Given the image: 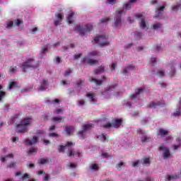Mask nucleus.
Segmentation results:
<instances>
[{"mask_svg": "<svg viewBox=\"0 0 181 181\" xmlns=\"http://www.w3.org/2000/svg\"><path fill=\"white\" fill-rule=\"evenodd\" d=\"M32 118L26 117L21 120L20 124H17L16 128L18 134H26L28 132V127L30 125Z\"/></svg>", "mask_w": 181, "mask_h": 181, "instance_id": "nucleus-1", "label": "nucleus"}, {"mask_svg": "<svg viewBox=\"0 0 181 181\" xmlns=\"http://www.w3.org/2000/svg\"><path fill=\"white\" fill-rule=\"evenodd\" d=\"M93 29V25L91 24H88L85 27H81V25H78L75 27V30L77 33H79L81 36H85L86 33H90Z\"/></svg>", "mask_w": 181, "mask_h": 181, "instance_id": "nucleus-2", "label": "nucleus"}, {"mask_svg": "<svg viewBox=\"0 0 181 181\" xmlns=\"http://www.w3.org/2000/svg\"><path fill=\"white\" fill-rule=\"evenodd\" d=\"M23 70H26V69H36L39 67V62H35L33 59H28L25 62L23 63L21 66Z\"/></svg>", "mask_w": 181, "mask_h": 181, "instance_id": "nucleus-3", "label": "nucleus"}, {"mask_svg": "<svg viewBox=\"0 0 181 181\" xmlns=\"http://www.w3.org/2000/svg\"><path fill=\"white\" fill-rule=\"evenodd\" d=\"M124 11L117 9L115 13V23L113 24V28H119L122 25V21L121 16H122Z\"/></svg>", "mask_w": 181, "mask_h": 181, "instance_id": "nucleus-4", "label": "nucleus"}, {"mask_svg": "<svg viewBox=\"0 0 181 181\" xmlns=\"http://www.w3.org/2000/svg\"><path fill=\"white\" fill-rule=\"evenodd\" d=\"M108 39V37L105 35H99L98 37H95L94 42L97 43V42H102L99 44V46L100 47H104V46H108L110 45V42L107 40Z\"/></svg>", "mask_w": 181, "mask_h": 181, "instance_id": "nucleus-5", "label": "nucleus"}, {"mask_svg": "<svg viewBox=\"0 0 181 181\" xmlns=\"http://www.w3.org/2000/svg\"><path fill=\"white\" fill-rule=\"evenodd\" d=\"M137 134H139L141 136V141L143 143H147L151 142L152 141V138L148 135H146V133L144 132L141 129H137Z\"/></svg>", "mask_w": 181, "mask_h": 181, "instance_id": "nucleus-6", "label": "nucleus"}, {"mask_svg": "<svg viewBox=\"0 0 181 181\" xmlns=\"http://www.w3.org/2000/svg\"><path fill=\"white\" fill-rule=\"evenodd\" d=\"M56 21L54 22V25L56 26H60L62 25V21L64 19V15L62 13H57L55 14Z\"/></svg>", "mask_w": 181, "mask_h": 181, "instance_id": "nucleus-7", "label": "nucleus"}, {"mask_svg": "<svg viewBox=\"0 0 181 181\" xmlns=\"http://www.w3.org/2000/svg\"><path fill=\"white\" fill-rule=\"evenodd\" d=\"M94 127V124H84L83 126V129L78 132V135L82 138V139H84L86 138V136L84 135V132L87 131V129H90V128H93Z\"/></svg>", "mask_w": 181, "mask_h": 181, "instance_id": "nucleus-8", "label": "nucleus"}, {"mask_svg": "<svg viewBox=\"0 0 181 181\" xmlns=\"http://www.w3.org/2000/svg\"><path fill=\"white\" fill-rule=\"evenodd\" d=\"M159 151H163V158L168 159V158H170V151L166 146H160L158 148Z\"/></svg>", "mask_w": 181, "mask_h": 181, "instance_id": "nucleus-9", "label": "nucleus"}, {"mask_svg": "<svg viewBox=\"0 0 181 181\" xmlns=\"http://www.w3.org/2000/svg\"><path fill=\"white\" fill-rule=\"evenodd\" d=\"M81 62L83 64H90V66H94V64H97V63H98V61L96 59H88V58H83Z\"/></svg>", "mask_w": 181, "mask_h": 181, "instance_id": "nucleus-10", "label": "nucleus"}, {"mask_svg": "<svg viewBox=\"0 0 181 181\" xmlns=\"http://www.w3.org/2000/svg\"><path fill=\"white\" fill-rule=\"evenodd\" d=\"M74 145H76V143L67 141L65 146L60 145L58 148V151L59 153H64V149H66V146H74Z\"/></svg>", "mask_w": 181, "mask_h": 181, "instance_id": "nucleus-11", "label": "nucleus"}, {"mask_svg": "<svg viewBox=\"0 0 181 181\" xmlns=\"http://www.w3.org/2000/svg\"><path fill=\"white\" fill-rule=\"evenodd\" d=\"M102 78L103 80H98L95 78H90L89 81H90V83H95L96 86H101L103 84V81H104L105 80H107V77L103 76Z\"/></svg>", "mask_w": 181, "mask_h": 181, "instance_id": "nucleus-12", "label": "nucleus"}, {"mask_svg": "<svg viewBox=\"0 0 181 181\" xmlns=\"http://www.w3.org/2000/svg\"><path fill=\"white\" fill-rule=\"evenodd\" d=\"M25 144H28V145H35L37 142H39V137L34 136H33L31 140L25 139Z\"/></svg>", "mask_w": 181, "mask_h": 181, "instance_id": "nucleus-13", "label": "nucleus"}, {"mask_svg": "<svg viewBox=\"0 0 181 181\" xmlns=\"http://www.w3.org/2000/svg\"><path fill=\"white\" fill-rule=\"evenodd\" d=\"M136 18L141 19L140 28H141V29H145V28H146V23L145 22V18L142 16V14H136Z\"/></svg>", "mask_w": 181, "mask_h": 181, "instance_id": "nucleus-14", "label": "nucleus"}, {"mask_svg": "<svg viewBox=\"0 0 181 181\" xmlns=\"http://www.w3.org/2000/svg\"><path fill=\"white\" fill-rule=\"evenodd\" d=\"M165 103H162L159 101L158 102H151L149 105H148V107L149 108H156V107H165Z\"/></svg>", "mask_w": 181, "mask_h": 181, "instance_id": "nucleus-15", "label": "nucleus"}, {"mask_svg": "<svg viewBox=\"0 0 181 181\" xmlns=\"http://www.w3.org/2000/svg\"><path fill=\"white\" fill-rule=\"evenodd\" d=\"M122 124V119H116L112 122L113 128H119V126Z\"/></svg>", "mask_w": 181, "mask_h": 181, "instance_id": "nucleus-16", "label": "nucleus"}, {"mask_svg": "<svg viewBox=\"0 0 181 181\" xmlns=\"http://www.w3.org/2000/svg\"><path fill=\"white\" fill-rule=\"evenodd\" d=\"M158 135H160L161 138H163L164 136H168L169 135V132L165 129L160 128L158 132Z\"/></svg>", "mask_w": 181, "mask_h": 181, "instance_id": "nucleus-17", "label": "nucleus"}, {"mask_svg": "<svg viewBox=\"0 0 181 181\" xmlns=\"http://www.w3.org/2000/svg\"><path fill=\"white\" fill-rule=\"evenodd\" d=\"M143 91H145V88L144 87L136 89L135 93L131 95L132 98H136V97H138V95H139V94H141V93H142Z\"/></svg>", "mask_w": 181, "mask_h": 181, "instance_id": "nucleus-18", "label": "nucleus"}, {"mask_svg": "<svg viewBox=\"0 0 181 181\" xmlns=\"http://www.w3.org/2000/svg\"><path fill=\"white\" fill-rule=\"evenodd\" d=\"M74 16V12L71 11L66 16V21L68 22V23L69 25H71V23H73V18Z\"/></svg>", "mask_w": 181, "mask_h": 181, "instance_id": "nucleus-19", "label": "nucleus"}, {"mask_svg": "<svg viewBox=\"0 0 181 181\" xmlns=\"http://www.w3.org/2000/svg\"><path fill=\"white\" fill-rule=\"evenodd\" d=\"M86 97L91 100V103H93V104H95L97 103V99L94 98L95 97V95L94 93H87Z\"/></svg>", "mask_w": 181, "mask_h": 181, "instance_id": "nucleus-20", "label": "nucleus"}, {"mask_svg": "<svg viewBox=\"0 0 181 181\" xmlns=\"http://www.w3.org/2000/svg\"><path fill=\"white\" fill-rule=\"evenodd\" d=\"M172 117H180L181 115V107H178L175 109V111L171 115Z\"/></svg>", "mask_w": 181, "mask_h": 181, "instance_id": "nucleus-21", "label": "nucleus"}, {"mask_svg": "<svg viewBox=\"0 0 181 181\" xmlns=\"http://www.w3.org/2000/svg\"><path fill=\"white\" fill-rule=\"evenodd\" d=\"M52 160L49 159V158H41L40 160H37V163L38 165H45L46 163H49V162H50Z\"/></svg>", "mask_w": 181, "mask_h": 181, "instance_id": "nucleus-22", "label": "nucleus"}, {"mask_svg": "<svg viewBox=\"0 0 181 181\" xmlns=\"http://www.w3.org/2000/svg\"><path fill=\"white\" fill-rule=\"evenodd\" d=\"M73 131H74V127L73 126H66V132L67 135H71L73 134Z\"/></svg>", "mask_w": 181, "mask_h": 181, "instance_id": "nucleus-23", "label": "nucleus"}, {"mask_svg": "<svg viewBox=\"0 0 181 181\" xmlns=\"http://www.w3.org/2000/svg\"><path fill=\"white\" fill-rule=\"evenodd\" d=\"M176 141L178 144L173 146L174 151L179 149V148H180V146H181V138L180 137L177 138Z\"/></svg>", "mask_w": 181, "mask_h": 181, "instance_id": "nucleus-24", "label": "nucleus"}, {"mask_svg": "<svg viewBox=\"0 0 181 181\" xmlns=\"http://www.w3.org/2000/svg\"><path fill=\"white\" fill-rule=\"evenodd\" d=\"M52 120L53 122H62V121H64V117H54Z\"/></svg>", "mask_w": 181, "mask_h": 181, "instance_id": "nucleus-25", "label": "nucleus"}, {"mask_svg": "<svg viewBox=\"0 0 181 181\" xmlns=\"http://www.w3.org/2000/svg\"><path fill=\"white\" fill-rule=\"evenodd\" d=\"M104 73V66H100L94 71V74H100Z\"/></svg>", "mask_w": 181, "mask_h": 181, "instance_id": "nucleus-26", "label": "nucleus"}, {"mask_svg": "<svg viewBox=\"0 0 181 181\" xmlns=\"http://www.w3.org/2000/svg\"><path fill=\"white\" fill-rule=\"evenodd\" d=\"M66 153L69 158L74 157L75 155L74 151H73L71 148H68Z\"/></svg>", "mask_w": 181, "mask_h": 181, "instance_id": "nucleus-27", "label": "nucleus"}, {"mask_svg": "<svg viewBox=\"0 0 181 181\" xmlns=\"http://www.w3.org/2000/svg\"><path fill=\"white\" fill-rule=\"evenodd\" d=\"M105 4H106V5H115V4H117V0H106Z\"/></svg>", "mask_w": 181, "mask_h": 181, "instance_id": "nucleus-28", "label": "nucleus"}, {"mask_svg": "<svg viewBox=\"0 0 181 181\" xmlns=\"http://www.w3.org/2000/svg\"><path fill=\"white\" fill-rule=\"evenodd\" d=\"M160 28H162V24L160 23H157L153 25V29L154 30L160 29Z\"/></svg>", "mask_w": 181, "mask_h": 181, "instance_id": "nucleus-29", "label": "nucleus"}, {"mask_svg": "<svg viewBox=\"0 0 181 181\" xmlns=\"http://www.w3.org/2000/svg\"><path fill=\"white\" fill-rule=\"evenodd\" d=\"M156 75L158 76V77H163V76H165V71L160 69L156 72Z\"/></svg>", "mask_w": 181, "mask_h": 181, "instance_id": "nucleus-30", "label": "nucleus"}, {"mask_svg": "<svg viewBox=\"0 0 181 181\" xmlns=\"http://www.w3.org/2000/svg\"><path fill=\"white\" fill-rule=\"evenodd\" d=\"M16 70H18V68L16 66H10L8 69V71L11 74H13V73H15V71H16Z\"/></svg>", "mask_w": 181, "mask_h": 181, "instance_id": "nucleus-31", "label": "nucleus"}, {"mask_svg": "<svg viewBox=\"0 0 181 181\" xmlns=\"http://www.w3.org/2000/svg\"><path fill=\"white\" fill-rule=\"evenodd\" d=\"M88 56L94 57V56H100V52L98 51H93L88 53Z\"/></svg>", "mask_w": 181, "mask_h": 181, "instance_id": "nucleus-32", "label": "nucleus"}, {"mask_svg": "<svg viewBox=\"0 0 181 181\" xmlns=\"http://www.w3.org/2000/svg\"><path fill=\"white\" fill-rule=\"evenodd\" d=\"M175 179H179V175H168V180H173Z\"/></svg>", "mask_w": 181, "mask_h": 181, "instance_id": "nucleus-33", "label": "nucleus"}, {"mask_svg": "<svg viewBox=\"0 0 181 181\" xmlns=\"http://www.w3.org/2000/svg\"><path fill=\"white\" fill-rule=\"evenodd\" d=\"M14 26H20L21 23H23V21H21L20 19L14 20L13 21Z\"/></svg>", "mask_w": 181, "mask_h": 181, "instance_id": "nucleus-34", "label": "nucleus"}, {"mask_svg": "<svg viewBox=\"0 0 181 181\" xmlns=\"http://www.w3.org/2000/svg\"><path fill=\"white\" fill-rule=\"evenodd\" d=\"M5 97H6V92L0 90V101H2Z\"/></svg>", "mask_w": 181, "mask_h": 181, "instance_id": "nucleus-35", "label": "nucleus"}, {"mask_svg": "<svg viewBox=\"0 0 181 181\" xmlns=\"http://www.w3.org/2000/svg\"><path fill=\"white\" fill-rule=\"evenodd\" d=\"M6 158H13V154L11 153L7 155L6 157H1V160L2 162H5L6 160Z\"/></svg>", "mask_w": 181, "mask_h": 181, "instance_id": "nucleus-36", "label": "nucleus"}, {"mask_svg": "<svg viewBox=\"0 0 181 181\" xmlns=\"http://www.w3.org/2000/svg\"><path fill=\"white\" fill-rule=\"evenodd\" d=\"M90 169L92 170H95V171L98 170V165H97V164H91Z\"/></svg>", "mask_w": 181, "mask_h": 181, "instance_id": "nucleus-37", "label": "nucleus"}, {"mask_svg": "<svg viewBox=\"0 0 181 181\" xmlns=\"http://www.w3.org/2000/svg\"><path fill=\"white\" fill-rule=\"evenodd\" d=\"M117 169H118V170H121V169H122V168H124V163L120 162L117 165H116Z\"/></svg>", "mask_w": 181, "mask_h": 181, "instance_id": "nucleus-38", "label": "nucleus"}, {"mask_svg": "<svg viewBox=\"0 0 181 181\" xmlns=\"http://www.w3.org/2000/svg\"><path fill=\"white\" fill-rule=\"evenodd\" d=\"M132 5V3H129V4H125L124 6H123V8L126 10H128V9H131Z\"/></svg>", "mask_w": 181, "mask_h": 181, "instance_id": "nucleus-39", "label": "nucleus"}, {"mask_svg": "<svg viewBox=\"0 0 181 181\" xmlns=\"http://www.w3.org/2000/svg\"><path fill=\"white\" fill-rule=\"evenodd\" d=\"M63 111H64V108H58V109H56L54 111V114H62V112H63Z\"/></svg>", "mask_w": 181, "mask_h": 181, "instance_id": "nucleus-40", "label": "nucleus"}, {"mask_svg": "<svg viewBox=\"0 0 181 181\" xmlns=\"http://www.w3.org/2000/svg\"><path fill=\"white\" fill-rule=\"evenodd\" d=\"M36 152H37V148H31L28 151V154L36 153Z\"/></svg>", "mask_w": 181, "mask_h": 181, "instance_id": "nucleus-41", "label": "nucleus"}, {"mask_svg": "<svg viewBox=\"0 0 181 181\" xmlns=\"http://www.w3.org/2000/svg\"><path fill=\"white\" fill-rule=\"evenodd\" d=\"M143 163L144 165H148V163H151V159L149 158H145L143 159Z\"/></svg>", "mask_w": 181, "mask_h": 181, "instance_id": "nucleus-42", "label": "nucleus"}, {"mask_svg": "<svg viewBox=\"0 0 181 181\" xmlns=\"http://www.w3.org/2000/svg\"><path fill=\"white\" fill-rule=\"evenodd\" d=\"M21 179L22 180H26V179H30V175L28 173H25Z\"/></svg>", "mask_w": 181, "mask_h": 181, "instance_id": "nucleus-43", "label": "nucleus"}, {"mask_svg": "<svg viewBox=\"0 0 181 181\" xmlns=\"http://www.w3.org/2000/svg\"><path fill=\"white\" fill-rule=\"evenodd\" d=\"M115 87H117L116 85H113L112 86H107L106 88H105V91H112V90L114 88H115Z\"/></svg>", "mask_w": 181, "mask_h": 181, "instance_id": "nucleus-44", "label": "nucleus"}, {"mask_svg": "<svg viewBox=\"0 0 181 181\" xmlns=\"http://www.w3.org/2000/svg\"><path fill=\"white\" fill-rule=\"evenodd\" d=\"M15 86H16V82H11L8 85V88L9 90H12V88H13V87H15Z\"/></svg>", "mask_w": 181, "mask_h": 181, "instance_id": "nucleus-45", "label": "nucleus"}, {"mask_svg": "<svg viewBox=\"0 0 181 181\" xmlns=\"http://www.w3.org/2000/svg\"><path fill=\"white\" fill-rule=\"evenodd\" d=\"M84 81H86V79H81L77 82L78 87H81L82 84H84Z\"/></svg>", "mask_w": 181, "mask_h": 181, "instance_id": "nucleus-46", "label": "nucleus"}, {"mask_svg": "<svg viewBox=\"0 0 181 181\" xmlns=\"http://www.w3.org/2000/svg\"><path fill=\"white\" fill-rule=\"evenodd\" d=\"M12 26H13V21H8L6 23V28H12Z\"/></svg>", "mask_w": 181, "mask_h": 181, "instance_id": "nucleus-47", "label": "nucleus"}, {"mask_svg": "<svg viewBox=\"0 0 181 181\" xmlns=\"http://www.w3.org/2000/svg\"><path fill=\"white\" fill-rule=\"evenodd\" d=\"M47 50H49L47 45H45L42 47L41 53H45V52H47Z\"/></svg>", "mask_w": 181, "mask_h": 181, "instance_id": "nucleus-48", "label": "nucleus"}, {"mask_svg": "<svg viewBox=\"0 0 181 181\" xmlns=\"http://www.w3.org/2000/svg\"><path fill=\"white\" fill-rule=\"evenodd\" d=\"M165 8H166V5L163 4L162 6L158 8V12H163Z\"/></svg>", "mask_w": 181, "mask_h": 181, "instance_id": "nucleus-49", "label": "nucleus"}, {"mask_svg": "<svg viewBox=\"0 0 181 181\" xmlns=\"http://www.w3.org/2000/svg\"><path fill=\"white\" fill-rule=\"evenodd\" d=\"M135 37H136V39H141V37H142L141 33H136Z\"/></svg>", "mask_w": 181, "mask_h": 181, "instance_id": "nucleus-50", "label": "nucleus"}, {"mask_svg": "<svg viewBox=\"0 0 181 181\" xmlns=\"http://www.w3.org/2000/svg\"><path fill=\"white\" fill-rule=\"evenodd\" d=\"M101 156L103 158H110V155H108V153L105 152H102Z\"/></svg>", "mask_w": 181, "mask_h": 181, "instance_id": "nucleus-51", "label": "nucleus"}, {"mask_svg": "<svg viewBox=\"0 0 181 181\" xmlns=\"http://www.w3.org/2000/svg\"><path fill=\"white\" fill-rule=\"evenodd\" d=\"M70 74H71V70L68 69L67 71H65L64 76L65 77H67V76H69V75H70Z\"/></svg>", "mask_w": 181, "mask_h": 181, "instance_id": "nucleus-52", "label": "nucleus"}, {"mask_svg": "<svg viewBox=\"0 0 181 181\" xmlns=\"http://www.w3.org/2000/svg\"><path fill=\"white\" fill-rule=\"evenodd\" d=\"M112 126V123H106L105 124L103 125V128H111Z\"/></svg>", "mask_w": 181, "mask_h": 181, "instance_id": "nucleus-53", "label": "nucleus"}, {"mask_svg": "<svg viewBox=\"0 0 181 181\" xmlns=\"http://www.w3.org/2000/svg\"><path fill=\"white\" fill-rule=\"evenodd\" d=\"M49 136L56 138V136H59V134H57V133H49Z\"/></svg>", "mask_w": 181, "mask_h": 181, "instance_id": "nucleus-54", "label": "nucleus"}, {"mask_svg": "<svg viewBox=\"0 0 181 181\" xmlns=\"http://www.w3.org/2000/svg\"><path fill=\"white\" fill-rule=\"evenodd\" d=\"M108 21H110V18H104L101 19L100 22L102 23H105V22H108Z\"/></svg>", "mask_w": 181, "mask_h": 181, "instance_id": "nucleus-55", "label": "nucleus"}, {"mask_svg": "<svg viewBox=\"0 0 181 181\" xmlns=\"http://www.w3.org/2000/svg\"><path fill=\"white\" fill-rule=\"evenodd\" d=\"M150 63L152 64V66H155V64H153V63H156V58H151L150 60Z\"/></svg>", "mask_w": 181, "mask_h": 181, "instance_id": "nucleus-56", "label": "nucleus"}, {"mask_svg": "<svg viewBox=\"0 0 181 181\" xmlns=\"http://www.w3.org/2000/svg\"><path fill=\"white\" fill-rule=\"evenodd\" d=\"M45 132V131L43 130H37L36 132V135H43V133Z\"/></svg>", "mask_w": 181, "mask_h": 181, "instance_id": "nucleus-57", "label": "nucleus"}, {"mask_svg": "<svg viewBox=\"0 0 181 181\" xmlns=\"http://www.w3.org/2000/svg\"><path fill=\"white\" fill-rule=\"evenodd\" d=\"M101 136L103 137V142H105V141H107V142H108V140L107 139V135L104 134H101Z\"/></svg>", "mask_w": 181, "mask_h": 181, "instance_id": "nucleus-58", "label": "nucleus"}, {"mask_svg": "<svg viewBox=\"0 0 181 181\" xmlns=\"http://www.w3.org/2000/svg\"><path fill=\"white\" fill-rule=\"evenodd\" d=\"M49 179H50V176L49 175V174H45V177H44V180L45 181H49Z\"/></svg>", "mask_w": 181, "mask_h": 181, "instance_id": "nucleus-59", "label": "nucleus"}, {"mask_svg": "<svg viewBox=\"0 0 181 181\" xmlns=\"http://www.w3.org/2000/svg\"><path fill=\"white\" fill-rule=\"evenodd\" d=\"M69 166H70L72 169H76V168H77V165L74 163H69Z\"/></svg>", "mask_w": 181, "mask_h": 181, "instance_id": "nucleus-60", "label": "nucleus"}, {"mask_svg": "<svg viewBox=\"0 0 181 181\" xmlns=\"http://www.w3.org/2000/svg\"><path fill=\"white\" fill-rule=\"evenodd\" d=\"M155 50H156V52H160L162 51V47L160 45H157V47L155 48Z\"/></svg>", "mask_w": 181, "mask_h": 181, "instance_id": "nucleus-61", "label": "nucleus"}, {"mask_svg": "<svg viewBox=\"0 0 181 181\" xmlns=\"http://www.w3.org/2000/svg\"><path fill=\"white\" fill-rule=\"evenodd\" d=\"M81 57V54H78L74 55L75 60H78V59H80Z\"/></svg>", "mask_w": 181, "mask_h": 181, "instance_id": "nucleus-62", "label": "nucleus"}, {"mask_svg": "<svg viewBox=\"0 0 181 181\" xmlns=\"http://www.w3.org/2000/svg\"><path fill=\"white\" fill-rule=\"evenodd\" d=\"M16 166V162L11 163L9 165L8 168H15Z\"/></svg>", "mask_w": 181, "mask_h": 181, "instance_id": "nucleus-63", "label": "nucleus"}, {"mask_svg": "<svg viewBox=\"0 0 181 181\" xmlns=\"http://www.w3.org/2000/svg\"><path fill=\"white\" fill-rule=\"evenodd\" d=\"M127 69L129 70H134L135 69V66L134 65H128Z\"/></svg>", "mask_w": 181, "mask_h": 181, "instance_id": "nucleus-64", "label": "nucleus"}]
</instances>
